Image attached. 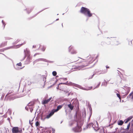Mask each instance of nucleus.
<instances>
[{
    "instance_id": "f257e3e1",
    "label": "nucleus",
    "mask_w": 133,
    "mask_h": 133,
    "mask_svg": "<svg viewBox=\"0 0 133 133\" xmlns=\"http://www.w3.org/2000/svg\"><path fill=\"white\" fill-rule=\"evenodd\" d=\"M80 12L81 13L84 14L87 17H90L92 16V14L90 10L86 8L82 7Z\"/></svg>"
},
{
    "instance_id": "f03ea898",
    "label": "nucleus",
    "mask_w": 133,
    "mask_h": 133,
    "mask_svg": "<svg viewBox=\"0 0 133 133\" xmlns=\"http://www.w3.org/2000/svg\"><path fill=\"white\" fill-rule=\"evenodd\" d=\"M89 126L90 127H89V128L90 127L92 126V127L94 129V130L96 131H97L99 130V127L98 125V122L97 121H95V123H94V124H93L92 123H90L89 125H88V127Z\"/></svg>"
},
{
    "instance_id": "7ed1b4c3",
    "label": "nucleus",
    "mask_w": 133,
    "mask_h": 133,
    "mask_svg": "<svg viewBox=\"0 0 133 133\" xmlns=\"http://www.w3.org/2000/svg\"><path fill=\"white\" fill-rule=\"evenodd\" d=\"M79 124H78L77 125H76V127L72 129V130L75 132H79L82 130V129L80 126H79Z\"/></svg>"
},
{
    "instance_id": "20e7f679",
    "label": "nucleus",
    "mask_w": 133,
    "mask_h": 133,
    "mask_svg": "<svg viewBox=\"0 0 133 133\" xmlns=\"http://www.w3.org/2000/svg\"><path fill=\"white\" fill-rule=\"evenodd\" d=\"M67 84L69 85H73L76 87H77L82 89L85 90L84 89L83 87H81V86L76 84L72 83L71 82H69Z\"/></svg>"
},
{
    "instance_id": "39448f33",
    "label": "nucleus",
    "mask_w": 133,
    "mask_h": 133,
    "mask_svg": "<svg viewBox=\"0 0 133 133\" xmlns=\"http://www.w3.org/2000/svg\"><path fill=\"white\" fill-rule=\"evenodd\" d=\"M78 123L75 121H71L69 122V125L70 126H75L77 125Z\"/></svg>"
},
{
    "instance_id": "423d86ee",
    "label": "nucleus",
    "mask_w": 133,
    "mask_h": 133,
    "mask_svg": "<svg viewBox=\"0 0 133 133\" xmlns=\"http://www.w3.org/2000/svg\"><path fill=\"white\" fill-rule=\"evenodd\" d=\"M69 51L72 54H75L77 53L76 51L73 49V47L71 46L69 48Z\"/></svg>"
},
{
    "instance_id": "0eeeda50",
    "label": "nucleus",
    "mask_w": 133,
    "mask_h": 133,
    "mask_svg": "<svg viewBox=\"0 0 133 133\" xmlns=\"http://www.w3.org/2000/svg\"><path fill=\"white\" fill-rule=\"evenodd\" d=\"M12 131L13 133H18V132H21L22 130H19L18 127H14L12 128Z\"/></svg>"
},
{
    "instance_id": "6e6552de",
    "label": "nucleus",
    "mask_w": 133,
    "mask_h": 133,
    "mask_svg": "<svg viewBox=\"0 0 133 133\" xmlns=\"http://www.w3.org/2000/svg\"><path fill=\"white\" fill-rule=\"evenodd\" d=\"M82 62H85L86 63V65H83L81 66V69H82V68H83V67L85 66H86L88 65V64L89 63H91L92 62L91 61H89L87 60H85L84 59H83V61H82Z\"/></svg>"
},
{
    "instance_id": "1a4fd4ad",
    "label": "nucleus",
    "mask_w": 133,
    "mask_h": 133,
    "mask_svg": "<svg viewBox=\"0 0 133 133\" xmlns=\"http://www.w3.org/2000/svg\"><path fill=\"white\" fill-rule=\"evenodd\" d=\"M52 97H50L48 99L43 100L41 102L42 104H45L48 103L51 99Z\"/></svg>"
},
{
    "instance_id": "9d476101",
    "label": "nucleus",
    "mask_w": 133,
    "mask_h": 133,
    "mask_svg": "<svg viewBox=\"0 0 133 133\" xmlns=\"http://www.w3.org/2000/svg\"><path fill=\"white\" fill-rule=\"evenodd\" d=\"M39 61H45V62H46V60L44 59H42V58H39L38 59H37L35 60V61H34L33 62V63L34 64L36 62H38Z\"/></svg>"
},
{
    "instance_id": "9b49d317",
    "label": "nucleus",
    "mask_w": 133,
    "mask_h": 133,
    "mask_svg": "<svg viewBox=\"0 0 133 133\" xmlns=\"http://www.w3.org/2000/svg\"><path fill=\"white\" fill-rule=\"evenodd\" d=\"M55 112L54 111L52 110L49 114L46 116V118L48 119L49 118L54 114Z\"/></svg>"
},
{
    "instance_id": "f8f14e48",
    "label": "nucleus",
    "mask_w": 133,
    "mask_h": 133,
    "mask_svg": "<svg viewBox=\"0 0 133 133\" xmlns=\"http://www.w3.org/2000/svg\"><path fill=\"white\" fill-rule=\"evenodd\" d=\"M31 58L30 56H27L26 62V64H28L31 62Z\"/></svg>"
},
{
    "instance_id": "ddd939ff",
    "label": "nucleus",
    "mask_w": 133,
    "mask_h": 133,
    "mask_svg": "<svg viewBox=\"0 0 133 133\" xmlns=\"http://www.w3.org/2000/svg\"><path fill=\"white\" fill-rule=\"evenodd\" d=\"M22 64L21 62H20L19 63H17L16 64V66L15 67L16 69L17 70H19L20 69H22L23 68V67L22 68H19L17 67V66H22Z\"/></svg>"
},
{
    "instance_id": "4468645a",
    "label": "nucleus",
    "mask_w": 133,
    "mask_h": 133,
    "mask_svg": "<svg viewBox=\"0 0 133 133\" xmlns=\"http://www.w3.org/2000/svg\"><path fill=\"white\" fill-rule=\"evenodd\" d=\"M24 52L25 55L27 56H30V51L28 49L26 48L25 50H24Z\"/></svg>"
},
{
    "instance_id": "2eb2a0df",
    "label": "nucleus",
    "mask_w": 133,
    "mask_h": 133,
    "mask_svg": "<svg viewBox=\"0 0 133 133\" xmlns=\"http://www.w3.org/2000/svg\"><path fill=\"white\" fill-rule=\"evenodd\" d=\"M62 107V105H59L57 107V109H53V110L55 112H57Z\"/></svg>"
},
{
    "instance_id": "dca6fc26",
    "label": "nucleus",
    "mask_w": 133,
    "mask_h": 133,
    "mask_svg": "<svg viewBox=\"0 0 133 133\" xmlns=\"http://www.w3.org/2000/svg\"><path fill=\"white\" fill-rule=\"evenodd\" d=\"M66 105L68 106V107L71 110H72L73 109L74 106L72 104L70 103Z\"/></svg>"
},
{
    "instance_id": "f3484780",
    "label": "nucleus",
    "mask_w": 133,
    "mask_h": 133,
    "mask_svg": "<svg viewBox=\"0 0 133 133\" xmlns=\"http://www.w3.org/2000/svg\"><path fill=\"white\" fill-rule=\"evenodd\" d=\"M132 116H130L127 118L125 122V123H127L132 118Z\"/></svg>"
},
{
    "instance_id": "a211bd4d",
    "label": "nucleus",
    "mask_w": 133,
    "mask_h": 133,
    "mask_svg": "<svg viewBox=\"0 0 133 133\" xmlns=\"http://www.w3.org/2000/svg\"><path fill=\"white\" fill-rule=\"evenodd\" d=\"M123 123V122L122 120L120 121L118 123V124L119 125H122Z\"/></svg>"
},
{
    "instance_id": "6ab92c4d",
    "label": "nucleus",
    "mask_w": 133,
    "mask_h": 133,
    "mask_svg": "<svg viewBox=\"0 0 133 133\" xmlns=\"http://www.w3.org/2000/svg\"><path fill=\"white\" fill-rule=\"evenodd\" d=\"M46 48V47L44 46H43L42 48H41V50L43 51H44Z\"/></svg>"
},
{
    "instance_id": "aec40b11",
    "label": "nucleus",
    "mask_w": 133,
    "mask_h": 133,
    "mask_svg": "<svg viewBox=\"0 0 133 133\" xmlns=\"http://www.w3.org/2000/svg\"><path fill=\"white\" fill-rule=\"evenodd\" d=\"M2 22L3 24V25L4 26L3 29H4L6 24L3 20L2 21Z\"/></svg>"
},
{
    "instance_id": "412c9836",
    "label": "nucleus",
    "mask_w": 133,
    "mask_h": 133,
    "mask_svg": "<svg viewBox=\"0 0 133 133\" xmlns=\"http://www.w3.org/2000/svg\"><path fill=\"white\" fill-rule=\"evenodd\" d=\"M52 74L53 75V76H56L57 74V73H56V72L55 71H53L52 72Z\"/></svg>"
},
{
    "instance_id": "4be33fe9",
    "label": "nucleus",
    "mask_w": 133,
    "mask_h": 133,
    "mask_svg": "<svg viewBox=\"0 0 133 133\" xmlns=\"http://www.w3.org/2000/svg\"><path fill=\"white\" fill-rule=\"evenodd\" d=\"M116 95H117V96L119 98V99H120V101H121V97L120 95L119 94L117 93L116 94Z\"/></svg>"
},
{
    "instance_id": "5701e85b",
    "label": "nucleus",
    "mask_w": 133,
    "mask_h": 133,
    "mask_svg": "<svg viewBox=\"0 0 133 133\" xmlns=\"http://www.w3.org/2000/svg\"><path fill=\"white\" fill-rule=\"evenodd\" d=\"M39 124V123L38 121H37L35 123V125L36 127H38V126Z\"/></svg>"
},
{
    "instance_id": "b1692460",
    "label": "nucleus",
    "mask_w": 133,
    "mask_h": 133,
    "mask_svg": "<svg viewBox=\"0 0 133 133\" xmlns=\"http://www.w3.org/2000/svg\"><path fill=\"white\" fill-rule=\"evenodd\" d=\"M133 91H132L131 93L128 96V97H129L130 98V96H132V95H133Z\"/></svg>"
},
{
    "instance_id": "393cba45",
    "label": "nucleus",
    "mask_w": 133,
    "mask_h": 133,
    "mask_svg": "<svg viewBox=\"0 0 133 133\" xmlns=\"http://www.w3.org/2000/svg\"><path fill=\"white\" fill-rule=\"evenodd\" d=\"M4 49H2L0 50V54H1V52H2L4 51Z\"/></svg>"
},
{
    "instance_id": "a878e982",
    "label": "nucleus",
    "mask_w": 133,
    "mask_h": 133,
    "mask_svg": "<svg viewBox=\"0 0 133 133\" xmlns=\"http://www.w3.org/2000/svg\"><path fill=\"white\" fill-rule=\"evenodd\" d=\"M55 130L52 129V130L51 131V132H52L51 133H55Z\"/></svg>"
},
{
    "instance_id": "bb28decb",
    "label": "nucleus",
    "mask_w": 133,
    "mask_h": 133,
    "mask_svg": "<svg viewBox=\"0 0 133 133\" xmlns=\"http://www.w3.org/2000/svg\"><path fill=\"white\" fill-rule=\"evenodd\" d=\"M130 123L129 124L127 125V129H129L130 127Z\"/></svg>"
},
{
    "instance_id": "cd10ccee",
    "label": "nucleus",
    "mask_w": 133,
    "mask_h": 133,
    "mask_svg": "<svg viewBox=\"0 0 133 133\" xmlns=\"http://www.w3.org/2000/svg\"><path fill=\"white\" fill-rule=\"evenodd\" d=\"M94 75H95V74H94L93 75H92L91 76V77H90L89 78H88V79H90L92 78L93 77V76Z\"/></svg>"
},
{
    "instance_id": "c85d7f7f",
    "label": "nucleus",
    "mask_w": 133,
    "mask_h": 133,
    "mask_svg": "<svg viewBox=\"0 0 133 133\" xmlns=\"http://www.w3.org/2000/svg\"><path fill=\"white\" fill-rule=\"evenodd\" d=\"M100 83H99V84H98V85L97 86H96L95 88H98L99 85H100Z\"/></svg>"
},
{
    "instance_id": "c756f323",
    "label": "nucleus",
    "mask_w": 133,
    "mask_h": 133,
    "mask_svg": "<svg viewBox=\"0 0 133 133\" xmlns=\"http://www.w3.org/2000/svg\"><path fill=\"white\" fill-rule=\"evenodd\" d=\"M13 90H12L11 91L10 90V91H9V94L10 93H11L13 92Z\"/></svg>"
},
{
    "instance_id": "7c9ffc66",
    "label": "nucleus",
    "mask_w": 133,
    "mask_h": 133,
    "mask_svg": "<svg viewBox=\"0 0 133 133\" xmlns=\"http://www.w3.org/2000/svg\"><path fill=\"white\" fill-rule=\"evenodd\" d=\"M6 43H6V42L4 43L3 45L4 46L6 45Z\"/></svg>"
},
{
    "instance_id": "2f4dec72",
    "label": "nucleus",
    "mask_w": 133,
    "mask_h": 133,
    "mask_svg": "<svg viewBox=\"0 0 133 133\" xmlns=\"http://www.w3.org/2000/svg\"><path fill=\"white\" fill-rule=\"evenodd\" d=\"M8 95V93H7V94L6 95V96L5 97H7Z\"/></svg>"
},
{
    "instance_id": "473e14b6",
    "label": "nucleus",
    "mask_w": 133,
    "mask_h": 133,
    "mask_svg": "<svg viewBox=\"0 0 133 133\" xmlns=\"http://www.w3.org/2000/svg\"><path fill=\"white\" fill-rule=\"evenodd\" d=\"M25 43L26 42H24V43L23 44H20V45H23V44H25Z\"/></svg>"
},
{
    "instance_id": "72a5a7b5",
    "label": "nucleus",
    "mask_w": 133,
    "mask_h": 133,
    "mask_svg": "<svg viewBox=\"0 0 133 133\" xmlns=\"http://www.w3.org/2000/svg\"><path fill=\"white\" fill-rule=\"evenodd\" d=\"M37 54H38V53H36V54H35L34 55V56H35L36 55H37Z\"/></svg>"
},
{
    "instance_id": "f704fd0d",
    "label": "nucleus",
    "mask_w": 133,
    "mask_h": 133,
    "mask_svg": "<svg viewBox=\"0 0 133 133\" xmlns=\"http://www.w3.org/2000/svg\"><path fill=\"white\" fill-rule=\"evenodd\" d=\"M104 84L105 83V82H104ZM103 83H102V86L103 85Z\"/></svg>"
},
{
    "instance_id": "c9c22d12",
    "label": "nucleus",
    "mask_w": 133,
    "mask_h": 133,
    "mask_svg": "<svg viewBox=\"0 0 133 133\" xmlns=\"http://www.w3.org/2000/svg\"><path fill=\"white\" fill-rule=\"evenodd\" d=\"M25 109H26L27 110H28V108H27L26 107H25Z\"/></svg>"
},
{
    "instance_id": "e433bc0d",
    "label": "nucleus",
    "mask_w": 133,
    "mask_h": 133,
    "mask_svg": "<svg viewBox=\"0 0 133 133\" xmlns=\"http://www.w3.org/2000/svg\"><path fill=\"white\" fill-rule=\"evenodd\" d=\"M36 45H35V46L33 45V48H35L36 47Z\"/></svg>"
},
{
    "instance_id": "4c0bfd02",
    "label": "nucleus",
    "mask_w": 133,
    "mask_h": 133,
    "mask_svg": "<svg viewBox=\"0 0 133 133\" xmlns=\"http://www.w3.org/2000/svg\"><path fill=\"white\" fill-rule=\"evenodd\" d=\"M33 110V109H31V110H30V112H32Z\"/></svg>"
},
{
    "instance_id": "58836bf2",
    "label": "nucleus",
    "mask_w": 133,
    "mask_h": 133,
    "mask_svg": "<svg viewBox=\"0 0 133 133\" xmlns=\"http://www.w3.org/2000/svg\"><path fill=\"white\" fill-rule=\"evenodd\" d=\"M88 57L89 58H90V60H91L92 59V58H90V57Z\"/></svg>"
},
{
    "instance_id": "ea45409f",
    "label": "nucleus",
    "mask_w": 133,
    "mask_h": 133,
    "mask_svg": "<svg viewBox=\"0 0 133 133\" xmlns=\"http://www.w3.org/2000/svg\"><path fill=\"white\" fill-rule=\"evenodd\" d=\"M131 98L133 99V94Z\"/></svg>"
},
{
    "instance_id": "a19ab883",
    "label": "nucleus",
    "mask_w": 133,
    "mask_h": 133,
    "mask_svg": "<svg viewBox=\"0 0 133 133\" xmlns=\"http://www.w3.org/2000/svg\"><path fill=\"white\" fill-rule=\"evenodd\" d=\"M106 68H109V66H106Z\"/></svg>"
},
{
    "instance_id": "79ce46f5",
    "label": "nucleus",
    "mask_w": 133,
    "mask_h": 133,
    "mask_svg": "<svg viewBox=\"0 0 133 133\" xmlns=\"http://www.w3.org/2000/svg\"><path fill=\"white\" fill-rule=\"evenodd\" d=\"M17 46H18V47H17V48L19 47H20V46H19V45H18Z\"/></svg>"
},
{
    "instance_id": "37998d69",
    "label": "nucleus",
    "mask_w": 133,
    "mask_h": 133,
    "mask_svg": "<svg viewBox=\"0 0 133 133\" xmlns=\"http://www.w3.org/2000/svg\"><path fill=\"white\" fill-rule=\"evenodd\" d=\"M92 88V87H90V88L89 89H91Z\"/></svg>"
},
{
    "instance_id": "c03bdc74",
    "label": "nucleus",
    "mask_w": 133,
    "mask_h": 133,
    "mask_svg": "<svg viewBox=\"0 0 133 133\" xmlns=\"http://www.w3.org/2000/svg\"><path fill=\"white\" fill-rule=\"evenodd\" d=\"M25 57H26V56H25V57H24V59H23H23H24L25 58Z\"/></svg>"
},
{
    "instance_id": "a18cd8bd",
    "label": "nucleus",
    "mask_w": 133,
    "mask_h": 133,
    "mask_svg": "<svg viewBox=\"0 0 133 133\" xmlns=\"http://www.w3.org/2000/svg\"><path fill=\"white\" fill-rule=\"evenodd\" d=\"M9 112H10V110H9Z\"/></svg>"
},
{
    "instance_id": "49530a36",
    "label": "nucleus",
    "mask_w": 133,
    "mask_h": 133,
    "mask_svg": "<svg viewBox=\"0 0 133 133\" xmlns=\"http://www.w3.org/2000/svg\"><path fill=\"white\" fill-rule=\"evenodd\" d=\"M102 74V73L101 72L100 73H99V74Z\"/></svg>"
},
{
    "instance_id": "de8ad7c7",
    "label": "nucleus",
    "mask_w": 133,
    "mask_h": 133,
    "mask_svg": "<svg viewBox=\"0 0 133 133\" xmlns=\"http://www.w3.org/2000/svg\"><path fill=\"white\" fill-rule=\"evenodd\" d=\"M19 41V40H18V41L16 42V43H17V42H18Z\"/></svg>"
},
{
    "instance_id": "09e8293b",
    "label": "nucleus",
    "mask_w": 133,
    "mask_h": 133,
    "mask_svg": "<svg viewBox=\"0 0 133 133\" xmlns=\"http://www.w3.org/2000/svg\"><path fill=\"white\" fill-rule=\"evenodd\" d=\"M8 119H9L8 118H7V120H8Z\"/></svg>"
},
{
    "instance_id": "8fccbe9b",
    "label": "nucleus",
    "mask_w": 133,
    "mask_h": 133,
    "mask_svg": "<svg viewBox=\"0 0 133 133\" xmlns=\"http://www.w3.org/2000/svg\"><path fill=\"white\" fill-rule=\"evenodd\" d=\"M41 46H41V45H40V46H39V47H40V48H41Z\"/></svg>"
},
{
    "instance_id": "3c124183",
    "label": "nucleus",
    "mask_w": 133,
    "mask_h": 133,
    "mask_svg": "<svg viewBox=\"0 0 133 133\" xmlns=\"http://www.w3.org/2000/svg\"><path fill=\"white\" fill-rule=\"evenodd\" d=\"M58 87H57V89H58Z\"/></svg>"
},
{
    "instance_id": "603ef678",
    "label": "nucleus",
    "mask_w": 133,
    "mask_h": 133,
    "mask_svg": "<svg viewBox=\"0 0 133 133\" xmlns=\"http://www.w3.org/2000/svg\"><path fill=\"white\" fill-rule=\"evenodd\" d=\"M29 104H30V103H29V104H28V105L29 106V105H30Z\"/></svg>"
},
{
    "instance_id": "864d4df0",
    "label": "nucleus",
    "mask_w": 133,
    "mask_h": 133,
    "mask_svg": "<svg viewBox=\"0 0 133 133\" xmlns=\"http://www.w3.org/2000/svg\"><path fill=\"white\" fill-rule=\"evenodd\" d=\"M58 20V19H57L56 20V21H57Z\"/></svg>"
},
{
    "instance_id": "5fc2aeb1",
    "label": "nucleus",
    "mask_w": 133,
    "mask_h": 133,
    "mask_svg": "<svg viewBox=\"0 0 133 133\" xmlns=\"http://www.w3.org/2000/svg\"><path fill=\"white\" fill-rule=\"evenodd\" d=\"M29 123H30V120L29 121Z\"/></svg>"
},
{
    "instance_id": "6e6d98bb",
    "label": "nucleus",
    "mask_w": 133,
    "mask_h": 133,
    "mask_svg": "<svg viewBox=\"0 0 133 133\" xmlns=\"http://www.w3.org/2000/svg\"><path fill=\"white\" fill-rule=\"evenodd\" d=\"M62 122V121L61 122V123Z\"/></svg>"
},
{
    "instance_id": "4d7b16f0",
    "label": "nucleus",
    "mask_w": 133,
    "mask_h": 133,
    "mask_svg": "<svg viewBox=\"0 0 133 133\" xmlns=\"http://www.w3.org/2000/svg\"><path fill=\"white\" fill-rule=\"evenodd\" d=\"M14 99V98H13L12 99Z\"/></svg>"
},
{
    "instance_id": "13d9d810",
    "label": "nucleus",
    "mask_w": 133,
    "mask_h": 133,
    "mask_svg": "<svg viewBox=\"0 0 133 133\" xmlns=\"http://www.w3.org/2000/svg\"><path fill=\"white\" fill-rule=\"evenodd\" d=\"M132 125H133V123L132 124Z\"/></svg>"
}]
</instances>
